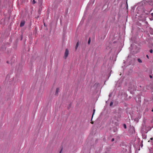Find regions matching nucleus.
Segmentation results:
<instances>
[{
    "label": "nucleus",
    "mask_w": 153,
    "mask_h": 153,
    "mask_svg": "<svg viewBox=\"0 0 153 153\" xmlns=\"http://www.w3.org/2000/svg\"><path fill=\"white\" fill-rule=\"evenodd\" d=\"M69 53V51L68 49H66L65 50V53L64 55V58L65 59H66L67 56H68V55Z\"/></svg>",
    "instance_id": "obj_1"
},
{
    "label": "nucleus",
    "mask_w": 153,
    "mask_h": 153,
    "mask_svg": "<svg viewBox=\"0 0 153 153\" xmlns=\"http://www.w3.org/2000/svg\"><path fill=\"white\" fill-rule=\"evenodd\" d=\"M25 22L24 21H22L21 22L20 24V27H22L25 24Z\"/></svg>",
    "instance_id": "obj_2"
},
{
    "label": "nucleus",
    "mask_w": 153,
    "mask_h": 153,
    "mask_svg": "<svg viewBox=\"0 0 153 153\" xmlns=\"http://www.w3.org/2000/svg\"><path fill=\"white\" fill-rule=\"evenodd\" d=\"M42 4V0H39L38 4L39 6H41Z\"/></svg>",
    "instance_id": "obj_3"
},
{
    "label": "nucleus",
    "mask_w": 153,
    "mask_h": 153,
    "mask_svg": "<svg viewBox=\"0 0 153 153\" xmlns=\"http://www.w3.org/2000/svg\"><path fill=\"white\" fill-rule=\"evenodd\" d=\"M121 116L120 115H119L118 117H117L116 119V120L117 121H119L121 119Z\"/></svg>",
    "instance_id": "obj_4"
},
{
    "label": "nucleus",
    "mask_w": 153,
    "mask_h": 153,
    "mask_svg": "<svg viewBox=\"0 0 153 153\" xmlns=\"http://www.w3.org/2000/svg\"><path fill=\"white\" fill-rule=\"evenodd\" d=\"M137 61L140 63H142V62L141 59L140 58H138L137 59Z\"/></svg>",
    "instance_id": "obj_5"
},
{
    "label": "nucleus",
    "mask_w": 153,
    "mask_h": 153,
    "mask_svg": "<svg viewBox=\"0 0 153 153\" xmlns=\"http://www.w3.org/2000/svg\"><path fill=\"white\" fill-rule=\"evenodd\" d=\"M10 79V76H9L8 75L6 76V80H9Z\"/></svg>",
    "instance_id": "obj_6"
},
{
    "label": "nucleus",
    "mask_w": 153,
    "mask_h": 153,
    "mask_svg": "<svg viewBox=\"0 0 153 153\" xmlns=\"http://www.w3.org/2000/svg\"><path fill=\"white\" fill-rule=\"evenodd\" d=\"M78 45H79V42H77V43H76V47H75L76 50L77 47H78Z\"/></svg>",
    "instance_id": "obj_7"
},
{
    "label": "nucleus",
    "mask_w": 153,
    "mask_h": 153,
    "mask_svg": "<svg viewBox=\"0 0 153 153\" xmlns=\"http://www.w3.org/2000/svg\"><path fill=\"white\" fill-rule=\"evenodd\" d=\"M59 89L58 88H56V94H57L58 92H59Z\"/></svg>",
    "instance_id": "obj_8"
},
{
    "label": "nucleus",
    "mask_w": 153,
    "mask_h": 153,
    "mask_svg": "<svg viewBox=\"0 0 153 153\" xmlns=\"http://www.w3.org/2000/svg\"><path fill=\"white\" fill-rule=\"evenodd\" d=\"M95 109H94L93 110V114L92 116V119L93 118V116L94 114V113H95Z\"/></svg>",
    "instance_id": "obj_9"
},
{
    "label": "nucleus",
    "mask_w": 153,
    "mask_h": 153,
    "mask_svg": "<svg viewBox=\"0 0 153 153\" xmlns=\"http://www.w3.org/2000/svg\"><path fill=\"white\" fill-rule=\"evenodd\" d=\"M90 42H91V38H89L88 39V44H90Z\"/></svg>",
    "instance_id": "obj_10"
},
{
    "label": "nucleus",
    "mask_w": 153,
    "mask_h": 153,
    "mask_svg": "<svg viewBox=\"0 0 153 153\" xmlns=\"http://www.w3.org/2000/svg\"><path fill=\"white\" fill-rule=\"evenodd\" d=\"M36 3V1H35V0H33V1L32 2V4H34Z\"/></svg>",
    "instance_id": "obj_11"
},
{
    "label": "nucleus",
    "mask_w": 153,
    "mask_h": 153,
    "mask_svg": "<svg viewBox=\"0 0 153 153\" xmlns=\"http://www.w3.org/2000/svg\"><path fill=\"white\" fill-rule=\"evenodd\" d=\"M123 127L125 129L126 128V126L125 124L123 125Z\"/></svg>",
    "instance_id": "obj_12"
},
{
    "label": "nucleus",
    "mask_w": 153,
    "mask_h": 153,
    "mask_svg": "<svg viewBox=\"0 0 153 153\" xmlns=\"http://www.w3.org/2000/svg\"><path fill=\"white\" fill-rule=\"evenodd\" d=\"M149 52L151 53H152L153 52V50L152 49L150 50H149Z\"/></svg>",
    "instance_id": "obj_13"
},
{
    "label": "nucleus",
    "mask_w": 153,
    "mask_h": 153,
    "mask_svg": "<svg viewBox=\"0 0 153 153\" xmlns=\"http://www.w3.org/2000/svg\"><path fill=\"white\" fill-rule=\"evenodd\" d=\"M113 104V102H111L110 103V106H111Z\"/></svg>",
    "instance_id": "obj_14"
},
{
    "label": "nucleus",
    "mask_w": 153,
    "mask_h": 153,
    "mask_svg": "<svg viewBox=\"0 0 153 153\" xmlns=\"http://www.w3.org/2000/svg\"><path fill=\"white\" fill-rule=\"evenodd\" d=\"M115 124L116 126H117L119 123H118L116 122L115 123Z\"/></svg>",
    "instance_id": "obj_15"
},
{
    "label": "nucleus",
    "mask_w": 153,
    "mask_h": 153,
    "mask_svg": "<svg viewBox=\"0 0 153 153\" xmlns=\"http://www.w3.org/2000/svg\"><path fill=\"white\" fill-rule=\"evenodd\" d=\"M62 149L60 150V152H59V153H62Z\"/></svg>",
    "instance_id": "obj_16"
},
{
    "label": "nucleus",
    "mask_w": 153,
    "mask_h": 153,
    "mask_svg": "<svg viewBox=\"0 0 153 153\" xmlns=\"http://www.w3.org/2000/svg\"><path fill=\"white\" fill-rule=\"evenodd\" d=\"M146 57H147V58L148 59H149V56H148V55H146Z\"/></svg>",
    "instance_id": "obj_17"
},
{
    "label": "nucleus",
    "mask_w": 153,
    "mask_h": 153,
    "mask_svg": "<svg viewBox=\"0 0 153 153\" xmlns=\"http://www.w3.org/2000/svg\"><path fill=\"white\" fill-rule=\"evenodd\" d=\"M114 138H112L111 140V141L112 142H113V141H114Z\"/></svg>",
    "instance_id": "obj_18"
},
{
    "label": "nucleus",
    "mask_w": 153,
    "mask_h": 153,
    "mask_svg": "<svg viewBox=\"0 0 153 153\" xmlns=\"http://www.w3.org/2000/svg\"><path fill=\"white\" fill-rule=\"evenodd\" d=\"M149 77H150V78H152V75H149Z\"/></svg>",
    "instance_id": "obj_19"
},
{
    "label": "nucleus",
    "mask_w": 153,
    "mask_h": 153,
    "mask_svg": "<svg viewBox=\"0 0 153 153\" xmlns=\"http://www.w3.org/2000/svg\"><path fill=\"white\" fill-rule=\"evenodd\" d=\"M6 62H7V64H9V61H7Z\"/></svg>",
    "instance_id": "obj_20"
},
{
    "label": "nucleus",
    "mask_w": 153,
    "mask_h": 153,
    "mask_svg": "<svg viewBox=\"0 0 153 153\" xmlns=\"http://www.w3.org/2000/svg\"><path fill=\"white\" fill-rule=\"evenodd\" d=\"M151 16H152V17H153V13H151Z\"/></svg>",
    "instance_id": "obj_21"
},
{
    "label": "nucleus",
    "mask_w": 153,
    "mask_h": 153,
    "mask_svg": "<svg viewBox=\"0 0 153 153\" xmlns=\"http://www.w3.org/2000/svg\"><path fill=\"white\" fill-rule=\"evenodd\" d=\"M91 123L92 124L94 123L93 122H91Z\"/></svg>",
    "instance_id": "obj_22"
},
{
    "label": "nucleus",
    "mask_w": 153,
    "mask_h": 153,
    "mask_svg": "<svg viewBox=\"0 0 153 153\" xmlns=\"http://www.w3.org/2000/svg\"><path fill=\"white\" fill-rule=\"evenodd\" d=\"M152 112H153V109H152Z\"/></svg>",
    "instance_id": "obj_23"
},
{
    "label": "nucleus",
    "mask_w": 153,
    "mask_h": 153,
    "mask_svg": "<svg viewBox=\"0 0 153 153\" xmlns=\"http://www.w3.org/2000/svg\"><path fill=\"white\" fill-rule=\"evenodd\" d=\"M150 139L151 140H152V138H151Z\"/></svg>",
    "instance_id": "obj_24"
},
{
    "label": "nucleus",
    "mask_w": 153,
    "mask_h": 153,
    "mask_svg": "<svg viewBox=\"0 0 153 153\" xmlns=\"http://www.w3.org/2000/svg\"><path fill=\"white\" fill-rule=\"evenodd\" d=\"M10 25H8V27H9Z\"/></svg>",
    "instance_id": "obj_25"
}]
</instances>
